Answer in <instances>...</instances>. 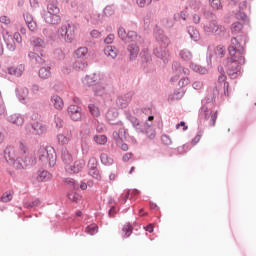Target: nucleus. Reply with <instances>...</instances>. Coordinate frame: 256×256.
<instances>
[{
    "label": "nucleus",
    "mask_w": 256,
    "mask_h": 256,
    "mask_svg": "<svg viewBox=\"0 0 256 256\" xmlns=\"http://www.w3.org/2000/svg\"><path fill=\"white\" fill-rule=\"evenodd\" d=\"M29 153V147L24 142L17 146H7L4 150V159L7 163L13 165L15 169H25L26 164L23 158Z\"/></svg>",
    "instance_id": "1"
},
{
    "label": "nucleus",
    "mask_w": 256,
    "mask_h": 256,
    "mask_svg": "<svg viewBox=\"0 0 256 256\" xmlns=\"http://www.w3.org/2000/svg\"><path fill=\"white\" fill-rule=\"evenodd\" d=\"M39 161H41L43 165H48V167H55V163H57V155L55 154V149L51 147L40 148Z\"/></svg>",
    "instance_id": "2"
},
{
    "label": "nucleus",
    "mask_w": 256,
    "mask_h": 256,
    "mask_svg": "<svg viewBox=\"0 0 256 256\" xmlns=\"http://www.w3.org/2000/svg\"><path fill=\"white\" fill-rule=\"evenodd\" d=\"M241 65H245V57L239 56L233 59V56H230L228 61V75L231 79H237L239 73H241Z\"/></svg>",
    "instance_id": "3"
},
{
    "label": "nucleus",
    "mask_w": 256,
    "mask_h": 256,
    "mask_svg": "<svg viewBox=\"0 0 256 256\" xmlns=\"http://www.w3.org/2000/svg\"><path fill=\"white\" fill-rule=\"evenodd\" d=\"M99 75L86 76L83 80L84 85H92L95 95H105L107 88L103 86V82H96Z\"/></svg>",
    "instance_id": "4"
},
{
    "label": "nucleus",
    "mask_w": 256,
    "mask_h": 256,
    "mask_svg": "<svg viewBox=\"0 0 256 256\" xmlns=\"http://www.w3.org/2000/svg\"><path fill=\"white\" fill-rule=\"evenodd\" d=\"M228 51L230 57H233V59L236 57H243V53H245V49H243L237 38L231 39V45L229 46Z\"/></svg>",
    "instance_id": "5"
},
{
    "label": "nucleus",
    "mask_w": 256,
    "mask_h": 256,
    "mask_svg": "<svg viewBox=\"0 0 256 256\" xmlns=\"http://www.w3.org/2000/svg\"><path fill=\"white\" fill-rule=\"evenodd\" d=\"M204 31L208 35H221V33H225V27L217 24V21L213 20L205 24Z\"/></svg>",
    "instance_id": "6"
},
{
    "label": "nucleus",
    "mask_w": 256,
    "mask_h": 256,
    "mask_svg": "<svg viewBox=\"0 0 256 256\" xmlns=\"http://www.w3.org/2000/svg\"><path fill=\"white\" fill-rule=\"evenodd\" d=\"M59 33L64 37L66 43H71L75 37V29L69 24L62 26Z\"/></svg>",
    "instance_id": "7"
},
{
    "label": "nucleus",
    "mask_w": 256,
    "mask_h": 256,
    "mask_svg": "<svg viewBox=\"0 0 256 256\" xmlns=\"http://www.w3.org/2000/svg\"><path fill=\"white\" fill-rule=\"evenodd\" d=\"M68 115L72 121H81L83 117V109L77 105H70L68 107Z\"/></svg>",
    "instance_id": "8"
},
{
    "label": "nucleus",
    "mask_w": 256,
    "mask_h": 256,
    "mask_svg": "<svg viewBox=\"0 0 256 256\" xmlns=\"http://www.w3.org/2000/svg\"><path fill=\"white\" fill-rule=\"evenodd\" d=\"M85 168V160L79 159L76 160L73 165H66L65 169L68 171V173H81L83 169Z\"/></svg>",
    "instance_id": "9"
},
{
    "label": "nucleus",
    "mask_w": 256,
    "mask_h": 256,
    "mask_svg": "<svg viewBox=\"0 0 256 256\" xmlns=\"http://www.w3.org/2000/svg\"><path fill=\"white\" fill-rule=\"evenodd\" d=\"M2 36H3V40L6 43L7 49L9 51H15V49H16L15 40L13 39V36H11V34H9V31L3 30Z\"/></svg>",
    "instance_id": "10"
},
{
    "label": "nucleus",
    "mask_w": 256,
    "mask_h": 256,
    "mask_svg": "<svg viewBox=\"0 0 256 256\" xmlns=\"http://www.w3.org/2000/svg\"><path fill=\"white\" fill-rule=\"evenodd\" d=\"M73 139V133L66 131L57 135V141L59 145H69Z\"/></svg>",
    "instance_id": "11"
},
{
    "label": "nucleus",
    "mask_w": 256,
    "mask_h": 256,
    "mask_svg": "<svg viewBox=\"0 0 256 256\" xmlns=\"http://www.w3.org/2000/svg\"><path fill=\"white\" fill-rule=\"evenodd\" d=\"M32 135L41 136L44 133H47V126L42 122H35L32 124Z\"/></svg>",
    "instance_id": "12"
},
{
    "label": "nucleus",
    "mask_w": 256,
    "mask_h": 256,
    "mask_svg": "<svg viewBox=\"0 0 256 256\" xmlns=\"http://www.w3.org/2000/svg\"><path fill=\"white\" fill-rule=\"evenodd\" d=\"M153 119H155V117L153 116H149L148 120L145 122L144 127L146 129V135L148 136L149 139H155V130L151 127H153Z\"/></svg>",
    "instance_id": "13"
},
{
    "label": "nucleus",
    "mask_w": 256,
    "mask_h": 256,
    "mask_svg": "<svg viewBox=\"0 0 256 256\" xmlns=\"http://www.w3.org/2000/svg\"><path fill=\"white\" fill-rule=\"evenodd\" d=\"M8 73L9 75H14V77H21L25 73V65L11 66L8 68Z\"/></svg>",
    "instance_id": "14"
},
{
    "label": "nucleus",
    "mask_w": 256,
    "mask_h": 256,
    "mask_svg": "<svg viewBox=\"0 0 256 256\" xmlns=\"http://www.w3.org/2000/svg\"><path fill=\"white\" fill-rule=\"evenodd\" d=\"M24 20L30 31L32 32L37 31V22H35L31 14L29 13L24 14Z\"/></svg>",
    "instance_id": "15"
},
{
    "label": "nucleus",
    "mask_w": 256,
    "mask_h": 256,
    "mask_svg": "<svg viewBox=\"0 0 256 256\" xmlns=\"http://www.w3.org/2000/svg\"><path fill=\"white\" fill-rule=\"evenodd\" d=\"M8 121L13 125H17L18 127H21V125L25 123V118H23L21 114H12L8 117Z\"/></svg>",
    "instance_id": "16"
},
{
    "label": "nucleus",
    "mask_w": 256,
    "mask_h": 256,
    "mask_svg": "<svg viewBox=\"0 0 256 256\" xmlns=\"http://www.w3.org/2000/svg\"><path fill=\"white\" fill-rule=\"evenodd\" d=\"M119 117V112L115 108H111L108 110L106 114V119L110 125H115V121H117V118Z\"/></svg>",
    "instance_id": "17"
},
{
    "label": "nucleus",
    "mask_w": 256,
    "mask_h": 256,
    "mask_svg": "<svg viewBox=\"0 0 256 256\" xmlns=\"http://www.w3.org/2000/svg\"><path fill=\"white\" fill-rule=\"evenodd\" d=\"M44 19L49 25H59V23H61V16H59V14H45Z\"/></svg>",
    "instance_id": "18"
},
{
    "label": "nucleus",
    "mask_w": 256,
    "mask_h": 256,
    "mask_svg": "<svg viewBox=\"0 0 256 256\" xmlns=\"http://www.w3.org/2000/svg\"><path fill=\"white\" fill-rule=\"evenodd\" d=\"M54 109H57L58 111H61L64 107L63 99L57 95H52L50 99Z\"/></svg>",
    "instance_id": "19"
},
{
    "label": "nucleus",
    "mask_w": 256,
    "mask_h": 256,
    "mask_svg": "<svg viewBox=\"0 0 256 256\" xmlns=\"http://www.w3.org/2000/svg\"><path fill=\"white\" fill-rule=\"evenodd\" d=\"M131 101V98L127 97V96H119L116 99V105L117 107H119V109H126V107H128L129 103Z\"/></svg>",
    "instance_id": "20"
},
{
    "label": "nucleus",
    "mask_w": 256,
    "mask_h": 256,
    "mask_svg": "<svg viewBox=\"0 0 256 256\" xmlns=\"http://www.w3.org/2000/svg\"><path fill=\"white\" fill-rule=\"evenodd\" d=\"M17 97L21 103H25V101H27V97H29V90L27 88H18Z\"/></svg>",
    "instance_id": "21"
},
{
    "label": "nucleus",
    "mask_w": 256,
    "mask_h": 256,
    "mask_svg": "<svg viewBox=\"0 0 256 256\" xmlns=\"http://www.w3.org/2000/svg\"><path fill=\"white\" fill-rule=\"evenodd\" d=\"M30 44L32 47H34V49H43V47H45V41L39 37H32Z\"/></svg>",
    "instance_id": "22"
},
{
    "label": "nucleus",
    "mask_w": 256,
    "mask_h": 256,
    "mask_svg": "<svg viewBox=\"0 0 256 256\" xmlns=\"http://www.w3.org/2000/svg\"><path fill=\"white\" fill-rule=\"evenodd\" d=\"M208 3L212 11H221L223 9L221 0H208Z\"/></svg>",
    "instance_id": "23"
},
{
    "label": "nucleus",
    "mask_w": 256,
    "mask_h": 256,
    "mask_svg": "<svg viewBox=\"0 0 256 256\" xmlns=\"http://www.w3.org/2000/svg\"><path fill=\"white\" fill-rule=\"evenodd\" d=\"M190 68L192 69V71H195V73H200V75H207L208 73L207 68L202 67L201 65L196 63L190 64Z\"/></svg>",
    "instance_id": "24"
},
{
    "label": "nucleus",
    "mask_w": 256,
    "mask_h": 256,
    "mask_svg": "<svg viewBox=\"0 0 256 256\" xmlns=\"http://www.w3.org/2000/svg\"><path fill=\"white\" fill-rule=\"evenodd\" d=\"M104 53L106 57H110V59H115L117 57V48L114 46H107L104 49Z\"/></svg>",
    "instance_id": "25"
},
{
    "label": "nucleus",
    "mask_w": 256,
    "mask_h": 256,
    "mask_svg": "<svg viewBox=\"0 0 256 256\" xmlns=\"http://www.w3.org/2000/svg\"><path fill=\"white\" fill-rule=\"evenodd\" d=\"M39 77L41 79H49V77H51V67L47 66L40 68Z\"/></svg>",
    "instance_id": "26"
},
{
    "label": "nucleus",
    "mask_w": 256,
    "mask_h": 256,
    "mask_svg": "<svg viewBox=\"0 0 256 256\" xmlns=\"http://www.w3.org/2000/svg\"><path fill=\"white\" fill-rule=\"evenodd\" d=\"M126 133L127 132L125 131V129L121 127L118 132H113V139H115V141H123V139H125Z\"/></svg>",
    "instance_id": "27"
},
{
    "label": "nucleus",
    "mask_w": 256,
    "mask_h": 256,
    "mask_svg": "<svg viewBox=\"0 0 256 256\" xmlns=\"http://www.w3.org/2000/svg\"><path fill=\"white\" fill-rule=\"evenodd\" d=\"M62 161H64V163L66 165H71V162L73 161V156H71V153H69V150L65 149L62 151Z\"/></svg>",
    "instance_id": "28"
},
{
    "label": "nucleus",
    "mask_w": 256,
    "mask_h": 256,
    "mask_svg": "<svg viewBox=\"0 0 256 256\" xmlns=\"http://www.w3.org/2000/svg\"><path fill=\"white\" fill-rule=\"evenodd\" d=\"M128 51L130 53V59H135L139 55V47L135 44H130L128 46Z\"/></svg>",
    "instance_id": "29"
},
{
    "label": "nucleus",
    "mask_w": 256,
    "mask_h": 256,
    "mask_svg": "<svg viewBox=\"0 0 256 256\" xmlns=\"http://www.w3.org/2000/svg\"><path fill=\"white\" fill-rule=\"evenodd\" d=\"M88 109L92 117H101V110L95 104H90Z\"/></svg>",
    "instance_id": "30"
},
{
    "label": "nucleus",
    "mask_w": 256,
    "mask_h": 256,
    "mask_svg": "<svg viewBox=\"0 0 256 256\" xmlns=\"http://www.w3.org/2000/svg\"><path fill=\"white\" fill-rule=\"evenodd\" d=\"M88 53L89 50L87 49V47H80L75 51V55L78 57V59H85Z\"/></svg>",
    "instance_id": "31"
},
{
    "label": "nucleus",
    "mask_w": 256,
    "mask_h": 256,
    "mask_svg": "<svg viewBox=\"0 0 256 256\" xmlns=\"http://www.w3.org/2000/svg\"><path fill=\"white\" fill-rule=\"evenodd\" d=\"M188 33L193 41H199L200 35L198 29H196L195 27H189Z\"/></svg>",
    "instance_id": "32"
},
{
    "label": "nucleus",
    "mask_w": 256,
    "mask_h": 256,
    "mask_svg": "<svg viewBox=\"0 0 256 256\" xmlns=\"http://www.w3.org/2000/svg\"><path fill=\"white\" fill-rule=\"evenodd\" d=\"M122 233L124 239H127V237H130L131 233H133V226H131V224H125Z\"/></svg>",
    "instance_id": "33"
},
{
    "label": "nucleus",
    "mask_w": 256,
    "mask_h": 256,
    "mask_svg": "<svg viewBox=\"0 0 256 256\" xmlns=\"http://www.w3.org/2000/svg\"><path fill=\"white\" fill-rule=\"evenodd\" d=\"M100 160L103 165H113V158L109 157L107 153H102L100 155Z\"/></svg>",
    "instance_id": "34"
},
{
    "label": "nucleus",
    "mask_w": 256,
    "mask_h": 256,
    "mask_svg": "<svg viewBox=\"0 0 256 256\" xmlns=\"http://www.w3.org/2000/svg\"><path fill=\"white\" fill-rule=\"evenodd\" d=\"M47 9L48 12L46 13V15H59V13L61 12V10H59V7L53 4H49Z\"/></svg>",
    "instance_id": "35"
},
{
    "label": "nucleus",
    "mask_w": 256,
    "mask_h": 256,
    "mask_svg": "<svg viewBox=\"0 0 256 256\" xmlns=\"http://www.w3.org/2000/svg\"><path fill=\"white\" fill-rule=\"evenodd\" d=\"M94 141L97 145H106L107 144V136L105 135H95Z\"/></svg>",
    "instance_id": "36"
},
{
    "label": "nucleus",
    "mask_w": 256,
    "mask_h": 256,
    "mask_svg": "<svg viewBox=\"0 0 256 256\" xmlns=\"http://www.w3.org/2000/svg\"><path fill=\"white\" fill-rule=\"evenodd\" d=\"M49 179H51V173L48 171L39 172L37 177L38 181H49Z\"/></svg>",
    "instance_id": "37"
},
{
    "label": "nucleus",
    "mask_w": 256,
    "mask_h": 256,
    "mask_svg": "<svg viewBox=\"0 0 256 256\" xmlns=\"http://www.w3.org/2000/svg\"><path fill=\"white\" fill-rule=\"evenodd\" d=\"M243 29V24L240 22L233 23L231 26V32L234 35H237V33H241V30Z\"/></svg>",
    "instance_id": "38"
},
{
    "label": "nucleus",
    "mask_w": 256,
    "mask_h": 256,
    "mask_svg": "<svg viewBox=\"0 0 256 256\" xmlns=\"http://www.w3.org/2000/svg\"><path fill=\"white\" fill-rule=\"evenodd\" d=\"M98 231L99 227L97 226V224H91L86 227V233H88V235H95Z\"/></svg>",
    "instance_id": "39"
},
{
    "label": "nucleus",
    "mask_w": 256,
    "mask_h": 256,
    "mask_svg": "<svg viewBox=\"0 0 256 256\" xmlns=\"http://www.w3.org/2000/svg\"><path fill=\"white\" fill-rule=\"evenodd\" d=\"M209 115H211V125L212 127H215V123L217 121V112L206 111L205 119H209Z\"/></svg>",
    "instance_id": "40"
},
{
    "label": "nucleus",
    "mask_w": 256,
    "mask_h": 256,
    "mask_svg": "<svg viewBox=\"0 0 256 256\" xmlns=\"http://www.w3.org/2000/svg\"><path fill=\"white\" fill-rule=\"evenodd\" d=\"M180 57L181 59H183L184 61H191L193 55L191 54V52L189 50H182L180 52Z\"/></svg>",
    "instance_id": "41"
},
{
    "label": "nucleus",
    "mask_w": 256,
    "mask_h": 256,
    "mask_svg": "<svg viewBox=\"0 0 256 256\" xmlns=\"http://www.w3.org/2000/svg\"><path fill=\"white\" fill-rule=\"evenodd\" d=\"M190 7L193 11H199L201 9V0H190Z\"/></svg>",
    "instance_id": "42"
},
{
    "label": "nucleus",
    "mask_w": 256,
    "mask_h": 256,
    "mask_svg": "<svg viewBox=\"0 0 256 256\" xmlns=\"http://www.w3.org/2000/svg\"><path fill=\"white\" fill-rule=\"evenodd\" d=\"M88 173L90 177H93L94 179H101V174L99 173V169L93 168L91 170H88Z\"/></svg>",
    "instance_id": "43"
},
{
    "label": "nucleus",
    "mask_w": 256,
    "mask_h": 256,
    "mask_svg": "<svg viewBox=\"0 0 256 256\" xmlns=\"http://www.w3.org/2000/svg\"><path fill=\"white\" fill-rule=\"evenodd\" d=\"M1 199L3 203H9L13 199V192H5Z\"/></svg>",
    "instance_id": "44"
},
{
    "label": "nucleus",
    "mask_w": 256,
    "mask_h": 256,
    "mask_svg": "<svg viewBox=\"0 0 256 256\" xmlns=\"http://www.w3.org/2000/svg\"><path fill=\"white\" fill-rule=\"evenodd\" d=\"M215 53L218 57H224L225 56V46L218 45L215 49Z\"/></svg>",
    "instance_id": "45"
},
{
    "label": "nucleus",
    "mask_w": 256,
    "mask_h": 256,
    "mask_svg": "<svg viewBox=\"0 0 256 256\" xmlns=\"http://www.w3.org/2000/svg\"><path fill=\"white\" fill-rule=\"evenodd\" d=\"M28 57H30L32 60L34 59L36 63H43V58L34 52H30Z\"/></svg>",
    "instance_id": "46"
},
{
    "label": "nucleus",
    "mask_w": 256,
    "mask_h": 256,
    "mask_svg": "<svg viewBox=\"0 0 256 256\" xmlns=\"http://www.w3.org/2000/svg\"><path fill=\"white\" fill-rule=\"evenodd\" d=\"M88 171L91 169H97V159L96 158H90L88 161Z\"/></svg>",
    "instance_id": "47"
},
{
    "label": "nucleus",
    "mask_w": 256,
    "mask_h": 256,
    "mask_svg": "<svg viewBox=\"0 0 256 256\" xmlns=\"http://www.w3.org/2000/svg\"><path fill=\"white\" fill-rule=\"evenodd\" d=\"M153 0H136L138 7H147V5H151Z\"/></svg>",
    "instance_id": "48"
},
{
    "label": "nucleus",
    "mask_w": 256,
    "mask_h": 256,
    "mask_svg": "<svg viewBox=\"0 0 256 256\" xmlns=\"http://www.w3.org/2000/svg\"><path fill=\"white\" fill-rule=\"evenodd\" d=\"M126 39H128V41H134V39H137V33L135 31H129L126 34Z\"/></svg>",
    "instance_id": "49"
},
{
    "label": "nucleus",
    "mask_w": 256,
    "mask_h": 256,
    "mask_svg": "<svg viewBox=\"0 0 256 256\" xmlns=\"http://www.w3.org/2000/svg\"><path fill=\"white\" fill-rule=\"evenodd\" d=\"M121 141H123V140H118L117 141L118 147H120V149H122V151H128L129 150V146L126 143H123Z\"/></svg>",
    "instance_id": "50"
},
{
    "label": "nucleus",
    "mask_w": 256,
    "mask_h": 256,
    "mask_svg": "<svg viewBox=\"0 0 256 256\" xmlns=\"http://www.w3.org/2000/svg\"><path fill=\"white\" fill-rule=\"evenodd\" d=\"M114 41H115V35H113V34H109V35L105 38V40H104V42L107 43V45H110V44L113 43Z\"/></svg>",
    "instance_id": "51"
},
{
    "label": "nucleus",
    "mask_w": 256,
    "mask_h": 256,
    "mask_svg": "<svg viewBox=\"0 0 256 256\" xmlns=\"http://www.w3.org/2000/svg\"><path fill=\"white\" fill-rule=\"evenodd\" d=\"M236 19H239L240 21H247V15L244 12H238L236 14Z\"/></svg>",
    "instance_id": "52"
},
{
    "label": "nucleus",
    "mask_w": 256,
    "mask_h": 256,
    "mask_svg": "<svg viewBox=\"0 0 256 256\" xmlns=\"http://www.w3.org/2000/svg\"><path fill=\"white\" fill-rule=\"evenodd\" d=\"M0 23H3L4 25H10L11 19H9V17H7V16H1Z\"/></svg>",
    "instance_id": "53"
},
{
    "label": "nucleus",
    "mask_w": 256,
    "mask_h": 256,
    "mask_svg": "<svg viewBox=\"0 0 256 256\" xmlns=\"http://www.w3.org/2000/svg\"><path fill=\"white\" fill-rule=\"evenodd\" d=\"M118 35L121 37V39H127V32H125L124 28L118 29Z\"/></svg>",
    "instance_id": "54"
},
{
    "label": "nucleus",
    "mask_w": 256,
    "mask_h": 256,
    "mask_svg": "<svg viewBox=\"0 0 256 256\" xmlns=\"http://www.w3.org/2000/svg\"><path fill=\"white\" fill-rule=\"evenodd\" d=\"M54 120H55L57 129H61V127H63V120H61V118L57 116H55Z\"/></svg>",
    "instance_id": "55"
},
{
    "label": "nucleus",
    "mask_w": 256,
    "mask_h": 256,
    "mask_svg": "<svg viewBox=\"0 0 256 256\" xmlns=\"http://www.w3.org/2000/svg\"><path fill=\"white\" fill-rule=\"evenodd\" d=\"M64 183H66V185H70V187H73L75 189V180L72 178H66L64 180Z\"/></svg>",
    "instance_id": "56"
},
{
    "label": "nucleus",
    "mask_w": 256,
    "mask_h": 256,
    "mask_svg": "<svg viewBox=\"0 0 256 256\" xmlns=\"http://www.w3.org/2000/svg\"><path fill=\"white\" fill-rule=\"evenodd\" d=\"M155 55H157L160 59H163V57H167V52L159 51V49H156L155 50Z\"/></svg>",
    "instance_id": "57"
},
{
    "label": "nucleus",
    "mask_w": 256,
    "mask_h": 256,
    "mask_svg": "<svg viewBox=\"0 0 256 256\" xmlns=\"http://www.w3.org/2000/svg\"><path fill=\"white\" fill-rule=\"evenodd\" d=\"M161 139L165 145H171V138H169V136L163 135Z\"/></svg>",
    "instance_id": "58"
},
{
    "label": "nucleus",
    "mask_w": 256,
    "mask_h": 256,
    "mask_svg": "<svg viewBox=\"0 0 256 256\" xmlns=\"http://www.w3.org/2000/svg\"><path fill=\"white\" fill-rule=\"evenodd\" d=\"M192 87H193V89H196V90L203 89V83L202 82H194Z\"/></svg>",
    "instance_id": "59"
},
{
    "label": "nucleus",
    "mask_w": 256,
    "mask_h": 256,
    "mask_svg": "<svg viewBox=\"0 0 256 256\" xmlns=\"http://www.w3.org/2000/svg\"><path fill=\"white\" fill-rule=\"evenodd\" d=\"M91 37H94L95 39H98V37H101V32L97 30H92L90 33Z\"/></svg>",
    "instance_id": "60"
},
{
    "label": "nucleus",
    "mask_w": 256,
    "mask_h": 256,
    "mask_svg": "<svg viewBox=\"0 0 256 256\" xmlns=\"http://www.w3.org/2000/svg\"><path fill=\"white\" fill-rule=\"evenodd\" d=\"M13 37H14L16 43H21V41H23V38L21 37V34H19V33H14Z\"/></svg>",
    "instance_id": "61"
},
{
    "label": "nucleus",
    "mask_w": 256,
    "mask_h": 256,
    "mask_svg": "<svg viewBox=\"0 0 256 256\" xmlns=\"http://www.w3.org/2000/svg\"><path fill=\"white\" fill-rule=\"evenodd\" d=\"M131 157H133V154L132 153H126L122 160L124 161V163H127V161H129L131 159Z\"/></svg>",
    "instance_id": "62"
},
{
    "label": "nucleus",
    "mask_w": 256,
    "mask_h": 256,
    "mask_svg": "<svg viewBox=\"0 0 256 256\" xmlns=\"http://www.w3.org/2000/svg\"><path fill=\"white\" fill-rule=\"evenodd\" d=\"M68 198L70 201H77L79 199V194H69Z\"/></svg>",
    "instance_id": "63"
},
{
    "label": "nucleus",
    "mask_w": 256,
    "mask_h": 256,
    "mask_svg": "<svg viewBox=\"0 0 256 256\" xmlns=\"http://www.w3.org/2000/svg\"><path fill=\"white\" fill-rule=\"evenodd\" d=\"M104 13H105V15H113V10L111 9L110 6H107V7L104 9Z\"/></svg>",
    "instance_id": "64"
}]
</instances>
